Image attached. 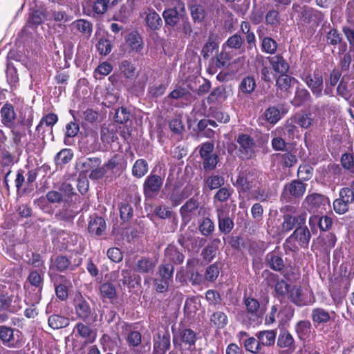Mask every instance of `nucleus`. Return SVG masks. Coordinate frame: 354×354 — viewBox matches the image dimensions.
<instances>
[{
  "label": "nucleus",
  "mask_w": 354,
  "mask_h": 354,
  "mask_svg": "<svg viewBox=\"0 0 354 354\" xmlns=\"http://www.w3.org/2000/svg\"><path fill=\"white\" fill-rule=\"evenodd\" d=\"M285 212L283 216V223L281 224V230L283 232H288L292 230L295 226L299 227L306 223L307 214L305 212H297V209L294 206H286Z\"/></svg>",
  "instance_id": "obj_1"
},
{
  "label": "nucleus",
  "mask_w": 354,
  "mask_h": 354,
  "mask_svg": "<svg viewBox=\"0 0 354 354\" xmlns=\"http://www.w3.org/2000/svg\"><path fill=\"white\" fill-rule=\"evenodd\" d=\"M0 339L4 346L13 348H21L26 342L20 330L6 326H0Z\"/></svg>",
  "instance_id": "obj_2"
},
{
  "label": "nucleus",
  "mask_w": 354,
  "mask_h": 354,
  "mask_svg": "<svg viewBox=\"0 0 354 354\" xmlns=\"http://www.w3.org/2000/svg\"><path fill=\"white\" fill-rule=\"evenodd\" d=\"M27 280L32 286L31 290L29 285L26 283L24 288L28 293V299L30 303L38 304L41 298V292L42 290L43 279L37 271H32L29 273Z\"/></svg>",
  "instance_id": "obj_3"
},
{
  "label": "nucleus",
  "mask_w": 354,
  "mask_h": 354,
  "mask_svg": "<svg viewBox=\"0 0 354 354\" xmlns=\"http://www.w3.org/2000/svg\"><path fill=\"white\" fill-rule=\"evenodd\" d=\"M303 206L310 212L322 214L329 209L330 201L326 196L317 194H309L303 201Z\"/></svg>",
  "instance_id": "obj_4"
},
{
  "label": "nucleus",
  "mask_w": 354,
  "mask_h": 354,
  "mask_svg": "<svg viewBox=\"0 0 354 354\" xmlns=\"http://www.w3.org/2000/svg\"><path fill=\"white\" fill-rule=\"evenodd\" d=\"M259 173L253 169H248L239 173L234 185L243 192H250L259 184Z\"/></svg>",
  "instance_id": "obj_5"
},
{
  "label": "nucleus",
  "mask_w": 354,
  "mask_h": 354,
  "mask_svg": "<svg viewBox=\"0 0 354 354\" xmlns=\"http://www.w3.org/2000/svg\"><path fill=\"white\" fill-rule=\"evenodd\" d=\"M353 203V190L344 187L339 192V198L333 201V209L337 214H343L348 211L350 205Z\"/></svg>",
  "instance_id": "obj_6"
},
{
  "label": "nucleus",
  "mask_w": 354,
  "mask_h": 354,
  "mask_svg": "<svg viewBox=\"0 0 354 354\" xmlns=\"http://www.w3.org/2000/svg\"><path fill=\"white\" fill-rule=\"evenodd\" d=\"M213 150L214 145L210 142L204 143L200 149L203 168L206 171L213 170L218 163V156L213 153Z\"/></svg>",
  "instance_id": "obj_7"
},
{
  "label": "nucleus",
  "mask_w": 354,
  "mask_h": 354,
  "mask_svg": "<svg viewBox=\"0 0 354 354\" xmlns=\"http://www.w3.org/2000/svg\"><path fill=\"white\" fill-rule=\"evenodd\" d=\"M236 142L240 156L242 158H250L255 152V142L252 137L248 134H240Z\"/></svg>",
  "instance_id": "obj_8"
},
{
  "label": "nucleus",
  "mask_w": 354,
  "mask_h": 354,
  "mask_svg": "<svg viewBox=\"0 0 354 354\" xmlns=\"http://www.w3.org/2000/svg\"><path fill=\"white\" fill-rule=\"evenodd\" d=\"M196 335L191 329H183L175 333L173 337V343L175 346L184 345L187 349L192 350L195 346Z\"/></svg>",
  "instance_id": "obj_9"
},
{
  "label": "nucleus",
  "mask_w": 354,
  "mask_h": 354,
  "mask_svg": "<svg viewBox=\"0 0 354 354\" xmlns=\"http://www.w3.org/2000/svg\"><path fill=\"white\" fill-rule=\"evenodd\" d=\"M311 235L306 226L300 225L296 228L294 232L286 239V243L297 242L298 246L306 248L308 245Z\"/></svg>",
  "instance_id": "obj_10"
},
{
  "label": "nucleus",
  "mask_w": 354,
  "mask_h": 354,
  "mask_svg": "<svg viewBox=\"0 0 354 354\" xmlns=\"http://www.w3.org/2000/svg\"><path fill=\"white\" fill-rule=\"evenodd\" d=\"M303 80L316 97L322 95L323 78L320 71H315L312 74L304 75Z\"/></svg>",
  "instance_id": "obj_11"
},
{
  "label": "nucleus",
  "mask_w": 354,
  "mask_h": 354,
  "mask_svg": "<svg viewBox=\"0 0 354 354\" xmlns=\"http://www.w3.org/2000/svg\"><path fill=\"white\" fill-rule=\"evenodd\" d=\"M185 11V6L182 1H178L172 8L166 9L162 14L165 23L171 26H174L179 20L180 12Z\"/></svg>",
  "instance_id": "obj_12"
},
{
  "label": "nucleus",
  "mask_w": 354,
  "mask_h": 354,
  "mask_svg": "<svg viewBox=\"0 0 354 354\" xmlns=\"http://www.w3.org/2000/svg\"><path fill=\"white\" fill-rule=\"evenodd\" d=\"M21 308L20 299L18 296L8 295L7 293L0 295V310L15 313Z\"/></svg>",
  "instance_id": "obj_13"
},
{
  "label": "nucleus",
  "mask_w": 354,
  "mask_h": 354,
  "mask_svg": "<svg viewBox=\"0 0 354 354\" xmlns=\"http://www.w3.org/2000/svg\"><path fill=\"white\" fill-rule=\"evenodd\" d=\"M337 238L335 234L328 233L319 236L314 243L313 247L322 252H328L335 245Z\"/></svg>",
  "instance_id": "obj_14"
},
{
  "label": "nucleus",
  "mask_w": 354,
  "mask_h": 354,
  "mask_svg": "<svg viewBox=\"0 0 354 354\" xmlns=\"http://www.w3.org/2000/svg\"><path fill=\"white\" fill-rule=\"evenodd\" d=\"M306 189V184L299 180H293L290 183L285 185L282 197H286V195L294 197H301L305 193Z\"/></svg>",
  "instance_id": "obj_15"
},
{
  "label": "nucleus",
  "mask_w": 354,
  "mask_h": 354,
  "mask_svg": "<svg viewBox=\"0 0 354 354\" xmlns=\"http://www.w3.org/2000/svg\"><path fill=\"white\" fill-rule=\"evenodd\" d=\"M126 46L129 52L140 53L143 49L142 39L136 32L129 33L125 38Z\"/></svg>",
  "instance_id": "obj_16"
},
{
  "label": "nucleus",
  "mask_w": 354,
  "mask_h": 354,
  "mask_svg": "<svg viewBox=\"0 0 354 354\" xmlns=\"http://www.w3.org/2000/svg\"><path fill=\"white\" fill-rule=\"evenodd\" d=\"M162 178L156 174H150L144 183V192L146 195H149L151 193L158 192L162 185Z\"/></svg>",
  "instance_id": "obj_17"
},
{
  "label": "nucleus",
  "mask_w": 354,
  "mask_h": 354,
  "mask_svg": "<svg viewBox=\"0 0 354 354\" xmlns=\"http://www.w3.org/2000/svg\"><path fill=\"white\" fill-rule=\"evenodd\" d=\"M170 346V336L168 333L162 335L158 333L153 338V351L156 354H165Z\"/></svg>",
  "instance_id": "obj_18"
},
{
  "label": "nucleus",
  "mask_w": 354,
  "mask_h": 354,
  "mask_svg": "<svg viewBox=\"0 0 354 354\" xmlns=\"http://www.w3.org/2000/svg\"><path fill=\"white\" fill-rule=\"evenodd\" d=\"M217 217L219 230L224 234L230 233L234 227L232 219L227 215L222 208L217 209Z\"/></svg>",
  "instance_id": "obj_19"
},
{
  "label": "nucleus",
  "mask_w": 354,
  "mask_h": 354,
  "mask_svg": "<svg viewBox=\"0 0 354 354\" xmlns=\"http://www.w3.org/2000/svg\"><path fill=\"white\" fill-rule=\"evenodd\" d=\"M198 207V203L197 202L196 200H194L193 198H191L189 201H187L186 203L181 207L180 212L183 221L185 223H187L191 221L192 215L194 214Z\"/></svg>",
  "instance_id": "obj_20"
},
{
  "label": "nucleus",
  "mask_w": 354,
  "mask_h": 354,
  "mask_svg": "<svg viewBox=\"0 0 354 354\" xmlns=\"http://www.w3.org/2000/svg\"><path fill=\"white\" fill-rule=\"evenodd\" d=\"M57 116L54 113H48L44 115L36 127L39 134H43L46 131H52L53 126L57 122Z\"/></svg>",
  "instance_id": "obj_21"
},
{
  "label": "nucleus",
  "mask_w": 354,
  "mask_h": 354,
  "mask_svg": "<svg viewBox=\"0 0 354 354\" xmlns=\"http://www.w3.org/2000/svg\"><path fill=\"white\" fill-rule=\"evenodd\" d=\"M291 301L298 306H304L308 304V300L305 297L300 287L293 286L288 292Z\"/></svg>",
  "instance_id": "obj_22"
},
{
  "label": "nucleus",
  "mask_w": 354,
  "mask_h": 354,
  "mask_svg": "<svg viewBox=\"0 0 354 354\" xmlns=\"http://www.w3.org/2000/svg\"><path fill=\"white\" fill-rule=\"evenodd\" d=\"M311 318L315 326L323 325L328 322L330 315L328 311L322 308H315L312 310Z\"/></svg>",
  "instance_id": "obj_23"
},
{
  "label": "nucleus",
  "mask_w": 354,
  "mask_h": 354,
  "mask_svg": "<svg viewBox=\"0 0 354 354\" xmlns=\"http://www.w3.org/2000/svg\"><path fill=\"white\" fill-rule=\"evenodd\" d=\"M257 87L256 80L252 76H246L241 81L239 85V93L248 95H251Z\"/></svg>",
  "instance_id": "obj_24"
},
{
  "label": "nucleus",
  "mask_w": 354,
  "mask_h": 354,
  "mask_svg": "<svg viewBox=\"0 0 354 354\" xmlns=\"http://www.w3.org/2000/svg\"><path fill=\"white\" fill-rule=\"evenodd\" d=\"M277 345L281 348H286L290 351H293L295 341L292 335L288 330H281L278 337Z\"/></svg>",
  "instance_id": "obj_25"
},
{
  "label": "nucleus",
  "mask_w": 354,
  "mask_h": 354,
  "mask_svg": "<svg viewBox=\"0 0 354 354\" xmlns=\"http://www.w3.org/2000/svg\"><path fill=\"white\" fill-rule=\"evenodd\" d=\"M294 122L303 129H308L315 122V117L311 113H300L295 115Z\"/></svg>",
  "instance_id": "obj_26"
},
{
  "label": "nucleus",
  "mask_w": 354,
  "mask_h": 354,
  "mask_svg": "<svg viewBox=\"0 0 354 354\" xmlns=\"http://www.w3.org/2000/svg\"><path fill=\"white\" fill-rule=\"evenodd\" d=\"M118 2L119 0H97L93 3V11L95 14L103 15Z\"/></svg>",
  "instance_id": "obj_27"
},
{
  "label": "nucleus",
  "mask_w": 354,
  "mask_h": 354,
  "mask_svg": "<svg viewBox=\"0 0 354 354\" xmlns=\"http://www.w3.org/2000/svg\"><path fill=\"white\" fill-rule=\"evenodd\" d=\"M48 21V9L35 10L32 11L28 19V25L38 26Z\"/></svg>",
  "instance_id": "obj_28"
},
{
  "label": "nucleus",
  "mask_w": 354,
  "mask_h": 354,
  "mask_svg": "<svg viewBox=\"0 0 354 354\" xmlns=\"http://www.w3.org/2000/svg\"><path fill=\"white\" fill-rule=\"evenodd\" d=\"M106 229L105 221L100 216H96L88 224V231L91 234L100 236Z\"/></svg>",
  "instance_id": "obj_29"
},
{
  "label": "nucleus",
  "mask_w": 354,
  "mask_h": 354,
  "mask_svg": "<svg viewBox=\"0 0 354 354\" xmlns=\"http://www.w3.org/2000/svg\"><path fill=\"white\" fill-rule=\"evenodd\" d=\"M270 62L273 70L279 73H286L289 69V65L280 55H275L270 58Z\"/></svg>",
  "instance_id": "obj_30"
},
{
  "label": "nucleus",
  "mask_w": 354,
  "mask_h": 354,
  "mask_svg": "<svg viewBox=\"0 0 354 354\" xmlns=\"http://www.w3.org/2000/svg\"><path fill=\"white\" fill-rule=\"evenodd\" d=\"M75 311L77 315L82 319L88 318L91 313L88 303L82 298L75 301Z\"/></svg>",
  "instance_id": "obj_31"
},
{
  "label": "nucleus",
  "mask_w": 354,
  "mask_h": 354,
  "mask_svg": "<svg viewBox=\"0 0 354 354\" xmlns=\"http://www.w3.org/2000/svg\"><path fill=\"white\" fill-rule=\"evenodd\" d=\"M145 23L151 30L159 29L162 24L160 15L154 10H149L145 17Z\"/></svg>",
  "instance_id": "obj_32"
},
{
  "label": "nucleus",
  "mask_w": 354,
  "mask_h": 354,
  "mask_svg": "<svg viewBox=\"0 0 354 354\" xmlns=\"http://www.w3.org/2000/svg\"><path fill=\"white\" fill-rule=\"evenodd\" d=\"M252 198L261 202L267 201L270 198V193L268 188L265 185L257 186L256 188L250 192Z\"/></svg>",
  "instance_id": "obj_33"
},
{
  "label": "nucleus",
  "mask_w": 354,
  "mask_h": 354,
  "mask_svg": "<svg viewBox=\"0 0 354 354\" xmlns=\"http://www.w3.org/2000/svg\"><path fill=\"white\" fill-rule=\"evenodd\" d=\"M71 20V17L64 11L48 10V21H55L59 24H65Z\"/></svg>",
  "instance_id": "obj_34"
},
{
  "label": "nucleus",
  "mask_w": 354,
  "mask_h": 354,
  "mask_svg": "<svg viewBox=\"0 0 354 354\" xmlns=\"http://www.w3.org/2000/svg\"><path fill=\"white\" fill-rule=\"evenodd\" d=\"M256 336L259 339L261 345L269 346L274 344L276 333L272 330H263L257 333Z\"/></svg>",
  "instance_id": "obj_35"
},
{
  "label": "nucleus",
  "mask_w": 354,
  "mask_h": 354,
  "mask_svg": "<svg viewBox=\"0 0 354 354\" xmlns=\"http://www.w3.org/2000/svg\"><path fill=\"white\" fill-rule=\"evenodd\" d=\"M295 330L301 339H306L310 335L311 324L309 321H300L297 324Z\"/></svg>",
  "instance_id": "obj_36"
},
{
  "label": "nucleus",
  "mask_w": 354,
  "mask_h": 354,
  "mask_svg": "<svg viewBox=\"0 0 354 354\" xmlns=\"http://www.w3.org/2000/svg\"><path fill=\"white\" fill-rule=\"evenodd\" d=\"M69 324V319L67 317L53 315L48 318V325L53 329H59L66 327Z\"/></svg>",
  "instance_id": "obj_37"
},
{
  "label": "nucleus",
  "mask_w": 354,
  "mask_h": 354,
  "mask_svg": "<svg viewBox=\"0 0 354 354\" xmlns=\"http://www.w3.org/2000/svg\"><path fill=\"white\" fill-rule=\"evenodd\" d=\"M72 28L82 32L85 36H90L92 32V24L85 19L75 21L72 24Z\"/></svg>",
  "instance_id": "obj_38"
},
{
  "label": "nucleus",
  "mask_w": 354,
  "mask_h": 354,
  "mask_svg": "<svg viewBox=\"0 0 354 354\" xmlns=\"http://www.w3.org/2000/svg\"><path fill=\"white\" fill-rule=\"evenodd\" d=\"M75 328L82 338L86 339L90 342H93L95 340V334L89 326L82 323H77Z\"/></svg>",
  "instance_id": "obj_39"
},
{
  "label": "nucleus",
  "mask_w": 354,
  "mask_h": 354,
  "mask_svg": "<svg viewBox=\"0 0 354 354\" xmlns=\"http://www.w3.org/2000/svg\"><path fill=\"white\" fill-rule=\"evenodd\" d=\"M165 257L168 261L174 263H181L184 260V255L174 246H169L166 248Z\"/></svg>",
  "instance_id": "obj_40"
},
{
  "label": "nucleus",
  "mask_w": 354,
  "mask_h": 354,
  "mask_svg": "<svg viewBox=\"0 0 354 354\" xmlns=\"http://www.w3.org/2000/svg\"><path fill=\"white\" fill-rule=\"evenodd\" d=\"M272 135L274 136L272 140V148L275 151H283L286 146V143L285 140L280 137L282 136V129H277L274 131L272 132Z\"/></svg>",
  "instance_id": "obj_41"
},
{
  "label": "nucleus",
  "mask_w": 354,
  "mask_h": 354,
  "mask_svg": "<svg viewBox=\"0 0 354 354\" xmlns=\"http://www.w3.org/2000/svg\"><path fill=\"white\" fill-rule=\"evenodd\" d=\"M1 114L2 118V122L6 125L10 124L15 118V113L11 104H5L1 108Z\"/></svg>",
  "instance_id": "obj_42"
},
{
  "label": "nucleus",
  "mask_w": 354,
  "mask_h": 354,
  "mask_svg": "<svg viewBox=\"0 0 354 354\" xmlns=\"http://www.w3.org/2000/svg\"><path fill=\"white\" fill-rule=\"evenodd\" d=\"M155 267V263L150 259L142 258L137 261L136 271L142 273H147Z\"/></svg>",
  "instance_id": "obj_43"
},
{
  "label": "nucleus",
  "mask_w": 354,
  "mask_h": 354,
  "mask_svg": "<svg viewBox=\"0 0 354 354\" xmlns=\"http://www.w3.org/2000/svg\"><path fill=\"white\" fill-rule=\"evenodd\" d=\"M148 171L147 162L143 159H139L136 161L132 168L133 176L141 178L145 175Z\"/></svg>",
  "instance_id": "obj_44"
},
{
  "label": "nucleus",
  "mask_w": 354,
  "mask_h": 354,
  "mask_svg": "<svg viewBox=\"0 0 354 354\" xmlns=\"http://www.w3.org/2000/svg\"><path fill=\"white\" fill-rule=\"evenodd\" d=\"M266 23L273 29L278 28L280 24V16L278 11L275 10H270L265 17Z\"/></svg>",
  "instance_id": "obj_45"
},
{
  "label": "nucleus",
  "mask_w": 354,
  "mask_h": 354,
  "mask_svg": "<svg viewBox=\"0 0 354 354\" xmlns=\"http://www.w3.org/2000/svg\"><path fill=\"white\" fill-rule=\"evenodd\" d=\"M267 260L270 268L276 271L281 270L284 266L283 259L275 253L268 254Z\"/></svg>",
  "instance_id": "obj_46"
},
{
  "label": "nucleus",
  "mask_w": 354,
  "mask_h": 354,
  "mask_svg": "<svg viewBox=\"0 0 354 354\" xmlns=\"http://www.w3.org/2000/svg\"><path fill=\"white\" fill-rule=\"evenodd\" d=\"M101 297L103 298L113 299L116 295L115 287L111 283H104L100 287Z\"/></svg>",
  "instance_id": "obj_47"
},
{
  "label": "nucleus",
  "mask_w": 354,
  "mask_h": 354,
  "mask_svg": "<svg viewBox=\"0 0 354 354\" xmlns=\"http://www.w3.org/2000/svg\"><path fill=\"white\" fill-rule=\"evenodd\" d=\"M112 71L111 64L104 62L100 64L94 71L93 75L96 79H102L104 76L108 75Z\"/></svg>",
  "instance_id": "obj_48"
},
{
  "label": "nucleus",
  "mask_w": 354,
  "mask_h": 354,
  "mask_svg": "<svg viewBox=\"0 0 354 354\" xmlns=\"http://www.w3.org/2000/svg\"><path fill=\"white\" fill-rule=\"evenodd\" d=\"M261 48L266 53L274 54L277 50V44L273 39L265 37L262 39Z\"/></svg>",
  "instance_id": "obj_49"
},
{
  "label": "nucleus",
  "mask_w": 354,
  "mask_h": 354,
  "mask_svg": "<svg viewBox=\"0 0 354 354\" xmlns=\"http://www.w3.org/2000/svg\"><path fill=\"white\" fill-rule=\"evenodd\" d=\"M73 157L71 150L64 149L57 153L55 156V162L57 165H63L68 162Z\"/></svg>",
  "instance_id": "obj_50"
},
{
  "label": "nucleus",
  "mask_w": 354,
  "mask_h": 354,
  "mask_svg": "<svg viewBox=\"0 0 354 354\" xmlns=\"http://www.w3.org/2000/svg\"><path fill=\"white\" fill-rule=\"evenodd\" d=\"M266 120L271 124L277 123L281 118L279 111L275 107L267 109L264 113Z\"/></svg>",
  "instance_id": "obj_51"
},
{
  "label": "nucleus",
  "mask_w": 354,
  "mask_h": 354,
  "mask_svg": "<svg viewBox=\"0 0 354 354\" xmlns=\"http://www.w3.org/2000/svg\"><path fill=\"white\" fill-rule=\"evenodd\" d=\"M120 70L127 78H132L135 75L136 67L129 61H122L120 66Z\"/></svg>",
  "instance_id": "obj_52"
},
{
  "label": "nucleus",
  "mask_w": 354,
  "mask_h": 354,
  "mask_svg": "<svg viewBox=\"0 0 354 354\" xmlns=\"http://www.w3.org/2000/svg\"><path fill=\"white\" fill-rule=\"evenodd\" d=\"M244 304L248 313L259 315L260 304L257 299L248 297L245 299Z\"/></svg>",
  "instance_id": "obj_53"
},
{
  "label": "nucleus",
  "mask_w": 354,
  "mask_h": 354,
  "mask_svg": "<svg viewBox=\"0 0 354 354\" xmlns=\"http://www.w3.org/2000/svg\"><path fill=\"white\" fill-rule=\"evenodd\" d=\"M97 49L102 55H106L111 51L112 46L110 41L105 38H100L97 44Z\"/></svg>",
  "instance_id": "obj_54"
},
{
  "label": "nucleus",
  "mask_w": 354,
  "mask_h": 354,
  "mask_svg": "<svg viewBox=\"0 0 354 354\" xmlns=\"http://www.w3.org/2000/svg\"><path fill=\"white\" fill-rule=\"evenodd\" d=\"M211 322L217 327L223 328L227 324V317L224 313L218 311L212 315Z\"/></svg>",
  "instance_id": "obj_55"
},
{
  "label": "nucleus",
  "mask_w": 354,
  "mask_h": 354,
  "mask_svg": "<svg viewBox=\"0 0 354 354\" xmlns=\"http://www.w3.org/2000/svg\"><path fill=\"white\" fill-rule=\"evenodd\" d=\"M206 185L210 189H215L224 185V178L218 175L208 177L206 180Z\"/></svg>",
  "instance_id": "obj_56"
},
{
  "label": "nucleus",
  "mask_w": 354,
  "mask_h": 354,
  "mask_svg": "<svg viewBox=\"0 0 354 354\" xmlns=\"http://www.w3.org/2000/svg\"><path fill=\"white\" fill-rule=\"evenodd\" d=\"M295 82V78L286 75V73H281V75L277 80V85L282 90H287L291 84Z\"/></svg>",
  "instance_id": "obj_57"
},
{
  "label": "nucleus",
  "mask_w": 354,
  "mask_h": 354,
  "mask_svg": "<svg viewBox=\"0 0 354 354\" xmlns=\"http://www.w3.org/2000/svg\"><path fill=\"white\" fill-rule=\"evenodd\" d=\"M214 230V224L209 218H204L199 226V230L204 236L211 234Z\"/></svg>",
  "instance_id": "obj_58"
},
{
  "label": "nucleus",
  "mask_w": 354,
  "mask_h": 354,
  "mask_svg": "<svg viewBox=\"0 0 354 354\" xmlns=\"http://www.w3.org/2000/svg\"><path fill=\"white\" fill-rule=\"evenodd\" d=\"M244 346L245 349L251 353H257L261 349L259 341L254 337H249L244 341Z\"/></svg>",
  "instance_id": "obj_59"
},
{
  "label": "nucleus",
  "mask_w": 354,
  "mask_h": 354,
  "mask_svg": "<svg viewBox=\"0 0 354 354\" xmlns=\"http://www.w3.org/2000/svg\"><path fill=\"white\" fill-rule=\"evenodd\" d=\"M233 192V190L227 187H221L218 189L214 195V201H218L220 202H225L228 200Z\"/></svg>",
  "instance_id": "obj_60"
},
{
  "label": "nucleus",
  "mask_w": 354,
  "mask_h": 354,
  "mask_svg": "<svg viewBox=\"0 0 354 354\" xmlns=\"http://www.w3.org/2000/svg\"><path fill=\"white\" fill-rule=\"evenodd\" d=\"M174 266L171 263H167L160 268L159 273L161 279L172 281Z\"/></svg>",
  "instance_id": "obj_61"
},
{
  "label": "nucleus",
  "mask_w": 354,
  "mask_h": 354,
  "mask_svg": "<svg viewBox=\"0 0 354 354\" xmlns=\"http://www.w3.org/2000/svg\"><path fill=\"white\" fill-rule=\"evenodd\" d=\"M310 94L306 89H299L297 91L292 103L295 106H300L302 103L307 101Z\"/></svg>",
  "instance_id": "obj_62"
},
{
  "label": "nucleus",
  "mask_w": 354,
  "mask_h": 354,
  "mask_svg": "<svg viewBox=\"0 0 354 354\" xmlns=\"http://www.w3.org/2000/svg\"><path fill=\"white\" fill-rule=\"evenodd\" d=\"M124 162L123 156L121 154L114 155L109 161L104 165L106 169H113L118 166H122Z\"/></svg>",
  "instance_id": "obj_63"
},
{
  "label": "nucleus",
  "mask_w": 354,
  "mask_h": 354,
  "mask_svg": "<svg viewBox=\"0 0 354 354\" xmlns=\"http://www.w3.org/2000/svg\"><path fill=\"white\" fill-rule=\"evenodd\" d=\"M313 168L308 165H300L297 174L300 179L304 180H309L312 176Z\"/></svg>",
  "instance_id": "obj_64"
}]
</instances>
